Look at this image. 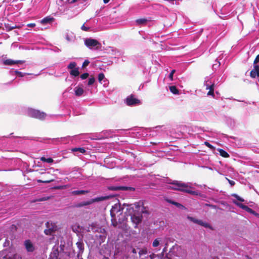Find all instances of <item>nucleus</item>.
Masks as SVG:
<instances>
[{
	"label": "nucleus",
	"instance_id": "58836bf2",
	"mask_svg": "<svg viewBox=\"0 0 259 259\" xmlns=\"http://www.w3.org/2000/svg\"><path fill=\"white\" fill-rule=\"evenodd\" d=\"M95 79L94 77H90L89 79V80L88 82V85L89 86L92 85V84H94V83L95 82Z\"/></svg>",
	"mask_w": 259,
	"mask_h": 259
},
{
	"label": "nucleus",
	"instance_id": "20e7f679",
	"mask_svg": "<svg viewBox=\"0 0 259 259\" xmlns=\"http://www.w3.org/2000/svg\"><path fill=\"white\" fill-rule=\"evenodd\" d=\"M185 256L184 250L179 246H173L166 255V259H182Z\"/></svg>",
	"mask_w": 259,
	"mask_h": 259
},
{
	"label": "nucleus",
	"instance_id": "4468645a",
	"mask_svg": "<svg viewBox=\"0 0 259 259\" xmlns=\"http://www.w3.org/2000/svg\"><path fill=\"white\" fill-rule=\"evenodd\" d=\"M24 60H13L10 59L5 60L3 61V64L6 65H13L14 64L21 65L25 63Z\"/></svg>",
	"mask_w": 259,
	"mask_h": 259
},
{
	"label": "nucleus",
	"instance_id": "c756f323",
	"mask_svg": "<svg viewBox=\"0 0 259 259\" xmlns=\"http://www.w3.org/2000/svg\"><path fill=\"white\" fill-rule=\"evenodd\" d=\"M187 218L190 221H191V222H193L194 223L197 224H198L199 225H200V223H201V220H198V219H195V218H194L193 217H191L188 216L187 217Z\"/></svg>",
	"mask_w": 259,
	"mask_h": 259
},
{
	"label": "nucleus",
	"instance_id": "864d4df0",
	"mask_svg": "<svg viewBox=\"0 0 259 259\" xmlns=\"http://www.w3.org/2000/svg\"><path fill=\"white\" fill-rule=\"evenodd\" d=\"M227 180L228 181V182H229V183L230 184L231 186H234V185L235 184V183L234 181H232V180H230L227 178H226Z\"/></svg>",
	"mask_w": 259,
	"mask_h": 259
},
{
	"label": "nucleus",
	"instance_id": "f257e3e1",
	"mask_svg": "<svg viewBox=\"0 0 259 259\" xmlns=\"http://www.w3.org/2000/svg\"><path fill=\"white\" fill-rule=\"evenodd\" d=\"M123 206L126 207V213L131 217L134 228H139L142 221L143 214L148 213L147 211L139 204H123Z\"/></svg>",
	"mask_w": 259,
	"mask_h": 259
},
{
	"label": "nucleus",
	"instance_id": "0eeeda50",
	"mask_svg": "<svg viewBox=\"0 0 259 259\" xmlns=\"http://www.w3.org/2000/svg\"><path fill=\"white\" fill-rule=\"evenodd\" d=\"M125 103L128 106H135L140 104V101L138 99L134 98V96L131 95L126 98Z\"/></svg>",
	"mask_w": 259,
	"mask_h": 259
},
{
	"label": "nucleus",
	"instance_id": "052dcab7",
	"mask_svg": "<svg viewBox=\"0 0 259 259\" xmlns=\"http://www.w3.org/2000/svg\"><path fill=\"white\" fill-rule=\"evenodd\" d=\"M9 241L7 239H6L5 240V242H4V246H8L9 245Z\"/></svg>",
	"mask_w": 259,
	"mask_h": 259
},
{
	"label": "nucleus",
	"instance_id": "ea45409f",
	"mask_svg": "<svg viewBox=\"0 0 259 259\" xmlns=\"http://www.w3.org/2000/svg\"><path fill=\"white\" fill-rule=\"evenodd\" d=\"M74 151H79L81 153H84L85 150L83 148H75L73 149Z\"/></svg>",
	"mask_w": 259,
	"mask_h": 259
},
{
	"label": "nucleus",
	"instance_id": "c03bdc74",
	"mask_svg": "<svg viewBox=\"0 0 259 259\" xmlns=\"http://www.w3.org/2000/svg\"><path fill=\"white\" fill-rule=\"evenodd\" d=\"M7 137L5 136L0 137V145L5 144V140Z\"/></svg>",
	"mask_w": 259,
	"mask_h": 259
},
{
	"label": "nucleus",
	"instance_id": "6ab92c4d",
	"mask_svg": "<svg viewBox=\"0 0 259 259\" xmlns=\"http://www.w3.org/2000/svg\"><path fill=\"white\" fill-rule=\"evenodd\" d=\"M55 19L50 16H47L41 20L40 22L43 25H46L47 24H50L54 21Z\"/></svg>",
	"mask_w": 259,
	"mask_h": 259
},
{
	"label": "nucleus",
	"instance_id": "79ce46f5",
	"mask_svg": "<svg viewBox=\"0 0 259 259\" xmlns=\"http://www.w3.org/2000/svg\"><path fill=\"white\" fill-rule=\"evenodd\" d=\"M89 73L85 72V73L82 74L80 75V78L81 79L83 80V79L87 78L89 77Z\"/></svg>",
	"mask_w": 259,
	"mask_h": 259
},
{
	"label": "nucleus",
	"instance_id": "6e6d98bb",
	"mask_svg": "<svg viewBox=\"0 0 259 259\" xmlns=\"http://www.w3.org/2000/svg\"><path fill=\"white\" fill-rule=\"evenodd\" d=\"M166 201H167L168 203H170V204H172V205H175V204H176V201H174V200H171V199H167V200H166Z\"/></svg>",
	"mask_w": 259,
	"mask_h": 259
},
{
	"label": "nucleus",
	"instance_id": "c9c22d12",
	"mask_svg": "<svg viewBox=\"0 0 259 259\" xmlns=\"http://www.w3.org/2000/svg\"><path fill=\"white\" fill-rule=\"evenodd\" d=\"M76 63L75 62H71L68 64V65L67 66V68L68 69L72 70L76 68Z\"/></svg>",
	"mask_w": 259,
	"mask_h": 259
},
{
	"label": "nucleus",
	"instance_id": "ddd939ff",
	"mask_svg": "<svg viewBox=\"0 0 259 259\" xmlns=\"http://www.w3.org/2000/svg\"><path fill=\"white\" fill-rule=\"evenodd\" d=\"M112 133L111 131H106L103 132L102 134H99L98 136H97L94 139L96 140H101L105 138H110L112 136Z\"/></svg>",
	"mask_w": 259,
	"mask_h": 259
},
{
	"label": "nucleus",
	"instance_id": "a878e982",
	"mask_svg": "<svg viewBox=\"0 0 259 259\" xmlns=\"http://www.w3.org/2000/svg\"><path fill=\"white\" fill-rule=\"evenodd\" d=\"M88 193V191L86 190H75L72 192L73 195H84Z\"/></svg>",
	"mask_w": 259,
	"mask_h": 259
},
{
	"label": "nucleus",
	"instance_id": "9b49d317",
	"mask_svg": "<svg viewBox=\"0 0 259 259\" xmlns=\"http://www.w3.org/2000/svg\"><path fill=\"white\" fill-rule=\"evenodd\" d=\"M109 48L110 51H111V54L115 58H119L124 54L122 50H118L114 47H110Z\"/></svg>",
	"mask_w": 259,
	"mask_h": 259
},
{
	"label": "nucleus",
	"instance_id": "c85d7f7f",
	"mask_svg": "<svg viewBox=\"0 0 259 259\" xmlns=\"http://www.w3.org/2000/svg\"><path fill=\"white\" fill-rule=\"evenodd\" d=\"M147 22V19L145 18H140L137 19L136 21V23L137 25H143L145 24Z\"/></svg>",
	"mask_w": 259,
	"mask_h": 259
},
{
	"label": "nucleus",
	"instance_id": "8fccbe9b",
	"mask_svg": "<svg viewBox=\"0 0 259 259\" xmlns=\"http://www.w3.org/2000/svg\"><path fill=\"white\" fill-rule=\"evenodd\" d=\"M138 131H139L137 132V133L138 134H139V136H144V134H143V133L141 134V133L143 132V129L142 128H140L138 129Z\"/></svg>",
	"mask_w": 259,
	"mask_h": 259
},
{
	"label": "nucleus",
	"instance_id": "2eb2a0df",
	"mask_svg": "<svg viewBox=\"0 0 259 259\" xmlns=\"http://www.w3.org/2000/svg\"><path fill=\"white\" fill-rule=\"evenodd\" d=\"M215 85V81L211 80V77H206L204 81V85L206 87V89L210 88H214Z\"/></svg>",
	"mask_w": 259,
	"mask_h": 259
},
{
	"label": "nucleus",
	"instance_id": "f3484780",
	"mask_svg": "<svg viewBox=\"0 0 259 259\" xmlns=\"http://www.w3.org/2000/svg\"><path fill=\"white\" fill-rule=\"evenodd\" d=\"M46 225L47 229L45 230L44 233L46 235H51L52 233L56 231V229L54 227L55 225H53L52 223H51V226H50V223L48 222L46 223Z\"/></svg>",
	"mask_w": 259,
	"mask_h": 259
},
{
	"label": "nucleus",
	"instance_id": "39448f33",
	"mask_svg": "<svg viewBox=\"0 0 259 259\" xmlns=\"http://www.w3.org/2000/svg\"><path fill=\"white\" fill-rule=\"evenodd\" d=\"M85 46L90 50H101L102 45L97 40L92 38H85L84 40Z\"/></svg>",
	"mask_w": 259,
	"mask_h": 259
},
{
	"label": "nucleus",
	"instance_id": "cd10ccee",
	"mask_svg": "<svg viewBox=\"0 0 259 259\" xmlns=\"http://www.w3.org/2000/svg\"><path fill=\"white\" fill-rule=\"evenodd\" d=\"M169 91L175 95H178L179 94V90L175 85H171L169 87Z\"/></svg>",
	"mask_w": 259,
	"mask_h": 259
},
{
	"label": "nucleus",
	"instance_id": "b1692460",
	"mask_svg": "<svg viewBox=\"0 0 259 259\" xmlns=\"http://www.w3.org/2000/svg\"><path fill=\"white\" fill-rule=\"evenodd\" d=\"M74 92H75V95L76 96H81L84 92V90H83V89L79 87H75L74 88Z\"/></svg>",
	"mask_w": 259,
	"mask_h": 259
},
{
	"label": "nucleus",
	"instance_id": "de8ad7c7",
	"mask_svg": "<svg viewBox=\"0 0 259 259\" xmlns=\"http://www.w3.org/2000/svg\"><path fill=\"white\" fill-rule=\"evenodd\" d=\"M89 63L90 61L88 60H85L82 63V67H85L89 64Z\"/></svg>",
	"mask_w": 259,
	"mask_h": 259
},
{
	"label": "nucleus",
	"instance_id": "37998d69",
	"mask_svg": "<svg viewBox=\"0 0 259 259\" xmlns=\"http://www.w3.org/2000/svg\"><path fill=\"white\" fill-rule=\"evenodd\" d=\"M175 72L176 70L175 69H173L171 71L170 73L169 74L168 77L171 81L173 80V75Z\"/></svg>",
	"mask_w": 259,
	"mask_h": 259
},
{
	"label": "nucleus",
	"instance_id": "aec40b11",
	"mask_svg": "<svg viewBox=\"0 0 259 259\" xmlns=\"http://www.w3.org/2000/svg\"><path fill=\"white\" fill-rule=\"evenodd\" d=\"M72 231L75 233H81L83 232L84 228L80 226L79 225L76 224L71 227Z\"/></svg>",
	"mask_w": 259,
	"mask_h": 259
},
{
	"label": "nucleus",
	"instance_id": "338daca9",
	"mask_svg": "<svg viewBox=\"0 0 259 259\" xmlns=\"http://www.w3.org/2000/svg\"><path fill=\"white\" fill-rule=\"evenodd\" d=\"M110 0H103V2L105 4H107L109 2Z\"/></svg>",
	"mask_w": 259,
	"mask_h": 259
},
{
	"label": "nucleus",
	"instance_id": "f704fd0d",
	"mask_svg": "<svg viewBox=\"0 0 259 259\" xmlns=\"http://www.w3.org/2000/svg\"><path fill=\"white\" fill-rule=\"evenodd\" d=\"M41 160L44 161V162H46L48 163H51L52 162H53V160L52 158H46L45 157H42L41 158Z\"/></svg>",
	"mask_w": 259,
	"mask_h": 259
},
{
	"label": "nucleus",
	"instance_id": "5701e85b",
	"mask_svg": "<svg viewBox=\"0 0 259 259\" xmlns=\"http://www.w3.org/2000/svg\"><path fill=\"white\" fill-rule=\"evenodd\" d=\"M10 73L11 74H12V75L16 74L18 76L20 77H24L26 74L27 75H32V74H30V73H23V72H21L20 71H19L17 70H11V71H10Z\"/></svg>",
	"mask_w": 259,
	"mask_h": 259
},
{
	"label": "nucleus",
	"instance_id": "603ef678",
	"mask_svg": "<svg viewBox=\"0 0 259 259\" xmlns=\"http://www.w3.org/2000/svg\"><path fill=\"white\" fill-rule=\"evenodd\" d=\"M220 64H221L220 62H218L217 63L213 64L212 68L213 69H216L220 65Z\"/></svg>",
	"mask_w": 259,
	"mask_h": 259
},
{
	"label": "nucleus",
	"instance_id": "4c0bfd02",
	"mask_svg": "<svg viewBox=\"0 0 259 259\" xmlns=\"http://www.w3.org/2000/svg\"><path fill=\"white\" fill-rule=\"evenodd\" d=\"M175 206L181 209H186V207L185 206L177 202L175 204Z\"/></svg>",
	"mask_w": 259,
	"mask_h": 259
},
{
	"label": "nucleus",
	"instance_id": "412c9836",
	"mask_svg": "<svg viewBox=\"0 0 259 259\" xmlns=\"http://www.w3.org/2000/svg\"><path fill=\"white\" fill-rule=\"evenodd\" d=\"M72 137L70 136H67L64 137H61V138H57L53 139L52 140L53 141H55L57 142H61L64 144H66L68 142L69 140Z\"/></svg>",
	"mask_w": 259,
	"mask_h": 259
},
{
	"label": "nucleus",
	"instance_id": "72a5a7b5",
	"mask_svg": "<svg viewBox=\"0 0 259 259\" xmlns=\"http://www.w3.org/2000/svg\"><path fill=\"white\" fill-rule=\"evenodd\" d=\"M5 28H6V30L7 31H10L11 30H12L14 28H17L16 25L11 26L9 24H5Z\"/></svg>",
	"mask_w": 259,
	"mask_h": 259
},
{
	"label": "nucleus",
	"instance_id": "a211bd4d",
	"mask_svg": "<svg viewBox=\"0 0 259 259\" xmlns=\"http://www.w3.org/2000/svg\"><path fill=\"white\" fill-rule=\"evenodd\" d=\"M250 76L253 78L256 76L259 77V66L258 65H253V69L250 71Z\"/></svg>",
	"mask_w": 259,
	"mask_h": 259
},
{
	"label": "nucleus",
	"instance_id": "774afa93",
	"mask_svg": "<svg viewBox=\"0 0 259 259\" xmlns=\"http://www.w3.org/2000/svg\"><path fill=\"white\" fill-rule=\"evenodd\" d=\"M166 248L165 247L163 249L162 253H164V252H166Z\"/></svg>",
	"mask_w": 259,
	"mask_h": 259
},
{
	"label": "nucleus",
	"instance_id": "6e6552de",
	"mask_svg": "<svg viewBox=\"0 0 259 259\" xmlns=\"http://www.w3.org/2000/svg\"><path fill=\"white\" fill-rule=\"evenodd\" d=\"M24 245L26 250L28 252H32L36 249L35 246L29 239L26 240L24 241Z\"/></svg>",
	"mask_w": 259,
	"mask_h": 259
},
{
	"label": "nucleus",
	"instance_id": "0e129e2a",
	"mask_svg": "<svg viewBox=\"0 0 259 259\" xmlns=\"http://www.w3.org/2000/svg\"><path fill=\"white\" fill-rule=\"evenodd\" d=\"M251 214L254 215V216H256V217H259V214L258 213H257L255 211H254L253 210V212H252Z\"/></svg>",
	"mask_w": 259,
	"mask_h": 259
},
{
	"label": "nucleus",
	"instance_id": "2f4dec72",
	"mask_svg": "<svg viewBox=\"0 0 259 259\" xmlns=\"http://www.w3.org/2000/svg\"><path fill=\"white\" fill-rule=\"evenodd\" d=\"M161 241V239L160 238H157L155 239L152 243V246L154 247H157L160 245V242Z\"/></svg>",
	"mask_w": 259,
	"mask_h": 259
},
{
	"label": "nucleus",
	"instance_id": "423d86ee",
	"mask_svg": "<svg viewBox=\"0 0 259 259\" xmlns=\"http://www.w3.org/2000/svg\"><path fill=\"white\" fill-rule=\"evenodd\" d=\"M26 114L29 117L38 119L39 120H43L47 116V114L45 112L32 108H28L27 109Z\"/></svg>",
	"mask_w": 259,
	"mask_h": 259
},
{
	"label": "nucleus",
	"instance_id": "5fc2aeb1",
	"mask_svg": "<svg viewBox=\"0 0 259 259\" xmlns=\"http://www.w3.org/2000/svg\"><path fill=\"white\" fill-rule=\"evenodd\" d=\"M259 62V54L257 55L253 62V65H256V64Z\"/></svg>",
	"mask_w": 259,
	"mask_h": 259
},
{
	"label": "nucleus",
	"instance_id": "3c124183",
	"mask_svg": "<svg viewBox=\"0 0 259 259\" xmlns=\"http://www.w3.org/2000/svg\"><path fill=\"white\" fill-rule=\"evenodd\" d=\"M53 180H46V181H42L40 180H38V182L39 183H49L51 182H52Z\"/></svg>",
	"mask_w": 259,
	"mask_h": 259
},
{
	"label": "nucleus",
	"instance_id": "f03ea898",
	"mask_svg": "<svg viewBox=\"0 0 259 259\" xmlns=\"http://www.w3.org/2000/svg\"><path fill=\"white\" fill-rule=\"evenodd\" d=\"M168 183L172 185V186L171 187L172 189L185 192L192 195L202 196L201 193L199 192L192 190V189L193 188L189 185V183H185L179 181H172Z\"/></svg>",
	"mask_w": 259,
	"mask_h": 259
},
{
	"label": "nucleus",
	"instance_id": "09e8293b",
	"mask_svg": "<svg viewBox=\"0 0 259 259\" xmlns=\"http://www.w3.org/2000/svg\"><path fill=\"white\" fill-rule=\"evenodd\" d=\"M81 30H83V31H89L90 29V27H86L84 24L81 26Z\"/></svg>",
	"mask_w": 259,
	"mask_h": 259
},
{
	"label": "nucleus",
	"instance_id": "9d476101",
	"mask_svg": "<svg viewBox=\"0 0 259 259\" xmlns=\"http://www.w3.org/2000/svg\"><path fill=\"white\" fill-rule=\"evenodd\" d=\"M104 200V198H100V197H97V198H96L91 199H90V200H88V201L80 202V203H79L77 204V206H78V207L85 206H87V205H90V204L93 203L94 202H97V201H101V200Z\"/></svg>",
	"mask_w": 259,
	"mask_h": 259
},
{
	"label": "nucleus",
	"instance_id": "49530a36",
	"mask_svg": "<svg viewBox=\"0 0 259 259\" xmlns=\"http://www.w3.org/2000/svg\"><path fill=\"white\" fill-rule=\"evenodd\" d=\"M208 90H209V92H208L207 95L213 96L214 95V88H210V89H208Z\"/></svg>",
	"mask_w": 259,
	"mask_h": 259
},
{
	"label": "nucleus",
	"instance_id": "680f3d73",
	"mask_svg": "<svg viewBox=\"0 0 259 259\" xmlns=\"http://www.w3.org/2000/svg\"><path fill=\"white\" fill-rule=\"evenodd\" d=\"M100 237L101 239L102 242H104L106 238V236L104 235H100Z\"/></svg>",
	"mask_w": 259,
	"mask_h": 259
},
{
	"label": "nucleus",
	"instance_id": "e2e57ef3",
	"mask_svg": "<svg viewBox=\"0 0 259 259\" xmlns=\"http://www.w3.org/2000/svg\"><path fill=\"white\" fill-rule=\"evenodd\" d=\"M27 26L28 27H33L35 26V23H29V24H28L27 25Z\"/></svg>",
	"mask_w": 259,
	"mask_h": 259
},
{
	"label": "nucleus",
	"instance_id": "7ed1b4c3",
	"mask_svg": "<svg viewBox=\"0 0 259 259\" xmlns=\"http://www.w3.org/2000/svg\"><path fill=\"white\" fill-rule=\"evenodd\" d=\"M124 207L121 206L120 203H116L112 206L110 210L111 222L113 226L116 227L118 223L121 224L123 220L122 215Z\"/></svg>",
	"mask_w": 259,
	"mask_h": 259
},
{
	"label": "nucleus",
	"instance_id": "bf43d9fd",
	"mask_svg": "<svg viewBox=\"0 0 259 259\" xmlns=\"http://www.w3.org/2000/svg\"><path fill=\"white\" fill-rule=\"evenodd\" d=\"M52 50L55 52H59L61 51L60 49H59L57 47H55L54 48H53L52 49Z\"/></svg>",
	"mask_w": 259,
	"mask_h": 259
},
{
	"label": "nucleus",
	"instance_id": "dca6fc26",
	"mask_svg": "<svg viewBox=\"0 0 259 259\" xmlns=\"http://www.w3.org/2000/svg\"><path fill=\"white\" fill-rule=\"evenodd\" d=\"M98 79L100 83L103 84L104 87H107L108 85L109 81L105 78L103 73L101 72L98 74Z\"/></svg>",
	"mask_w": 259,
	"mask_h": 259
},
{
	"label": "nucleus",
	"instance_id": "a18cd8bd",
	"mask_svg": "<svg viewBox=\"0 0 259 259\" xmlns=\"http://www.w3.org/2000/svg\"><path fill=\"white\" fill-rule=\"evenodd\" d=\"M205 145H206L207 147L211 149H214V147L211 145L209 142H204Z\"/></svg>",
	"mask_w": 259,
	"mask_h": 259
},
{
	"label": "nucleus",
	"instance_id": "a19ab883",
	"mask_svg": "<svg viewBox=\"0 0 259 259\" xmlns=\"http://www.w3.org/2000/svg\"><path fill=\"white\" fill-rule=\"evenodd\" d=\"M3 259H17V255L14 254L12 256L6 255L4 256Z\"/></svg>",
	"mask_w": 259,
	"mask_h": 259
},
{
	"label": "nucleus",
	"instance_id": "473e14b6",
	"mask_svg": "<svg viewBox=\"0 0 259 259\" xmlns=\"http://www.w3.org/2000/svg\"><path fill=\"white\" fill-rule=\"evenodd\" d=\"M231 196L234 198H236V200L237 201H239L240 202H245V200L242 198V197H241L240 196H239V195H238L237 194H232L231 195ZM245 202H246V201H245Z\"/></svg>",
	"mask_w": 259,
	"mask_h": 259
},
{
	"label": "nucleus",
	"instance_id": "e433bc0d",
	"mask_svg": "<svg viewBox=\"0 0 259 259\" xmlns=\"http://www.w3.org/2000/svg\"><path fill=\"white\" fill-rule=\"evenodd\" d=\"M200 225L206 228H211L210 225L208 223H207L206 222H204L202 220H201V223H200Z\"/></svg>",
	"mask_w": 259,
	"mask_h": 259
},
{
	"label": "nucleus",
	"instance_id": "7c9ffc66",
	"mask_svg": "<svg viewBox=\"0 0 259 259\" xmlns=\"http://www.w3.org/2000/svg\"><path fill=\"white\" fill-rule=\"evenodd\" d=\"M219 151L220 152V154L221 156H223V157H229V154L224 150L222 149H219Z\"/></svg>",
	"mask_w": 259,
	"mask_h": 259
},
{
	"label": "nucleus",
	"instance_id": "69168bd1",
	"mask_svg": "<svg viewBox=\"0 0 259 259\" xmlns=\"http://www.w3.org/2000/svg\"><path fill=\"white\" fill-rule=\"evenodd\" d=\"M77 0H68V2L69 4H73L76 2Z\"/></svg>",
	"mask_w": 259,
	"mask_h": 259
},
{
	"label": "nucleus",
	"instance_id": "4d7b16f0",
	"mask_svg": "<svg viewBox=\"0 0 259 259\" xmlns=\"http://www.w3.org/2000/svg\"><path fill=\"white\" fill-rule=\"evenodd\" d=\"M166 201H167L168 203H170V204H172V205H175V204H176V201H174V200H171V199H167V200H166Z\"/></svg>",
	"mask_w": 259,
	"mask_h": 259
},
{
	"label": "nucleus",
	"instance_id": "13d9d810",
	"mask_svg": "<svg viewBox=\"0 0 259 259\" xmlns=\"http://www.w3.org/2000/svg\"><path fill=\"white\" fill-rule=\"evenodd\" d=\"M206 205L214 209H216L218 207L217 205L213 204H206Z\"/></svg>",
	"mask_w": 259,
	"mask_h": 259
},
{
	"label": "nucleus",
	"instance_id": "4be33fe9",
	"mask_svg": "<svg viewBox=\"0 0 259 259\" xmlns=\"http://www.w3.org/2000/svg\"><path fill=\"white\" fill-rule=\"evenodd\" d=\"M195 131L198 132V133L200 134L201 132H207V133H212L211 130L209 129L208 127H196Z\"/></svg>",
	"mask_w": 259,
	"mask_h": 259
},
{
	"label": "nucleus",
	"instance_id": "f8f14e48",
	"mask_svg": "<svg viewBox=\"0 0 259 259\" xmlns=\"http://www.w3.org/2000/svg\"><path fill=\"white\" fill-rule=\"evenodd\" d=\"M232 202L235 204L238 207L242 208V209L245 210L247 212L250 213V214L253 212V210L250 208H249L248 206L245 205L242 203H239L235 199L232 200Z\"/></svg>",
	"mask_w": 259,
	"mask_h": 259
},
{
	"label": "nucleus",
	"instance_id": "1a4fd4ad",
	"mask_svg": "<svg viewBox=\"0 0 259 259\" xmlns=\"http://www.w3.org/2000/svg\"><path fill=\"white\" fill-rule=\"evenodd\" d=\"M108 189L110 191H127L134 190V188L126 186H109Z\"/></svg>",
	"mask_w": 259,
	"mask_h": 259
},
{
	"label": "nucleus",
	"instance_id": "bb28decb",
	"mask_svg": "<svg viewBox=\"0 0 259 259\" xmlns=\"http://www.w3.org/2000/svg\"><path fill=\"white\" fill-rule=\"evenodd\" d=\"M70 74L74 77L78 76L79 74V68L76 67L70 71Z\"/></svg>",
	"mask_w": 259,
	"mask_h": 259
},
{
	"label": "nucleus",
	"instance_id": "393cba45",
	"mask_svg": "<svg viewBox=\"0 0 259 259\" xmlns=\"http://www.w3.org/2000/svg\"><path fill=\"white\" fill-rule=\"evenodd\" d=\"M65 38L68 41H73L75 38V36L72 32L67 33L65 35Z\"/></svg>",
	"mask_w": 259,
	"mask_h": 259
}]
</instances>
